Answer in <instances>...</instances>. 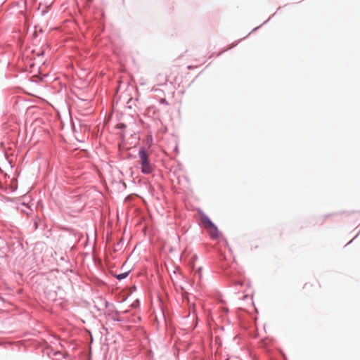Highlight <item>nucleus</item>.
<instances>
[{
  "instance_id": "nucleus-3",
  "label": "nucleus",
  "mask_w": 360,
  "mask_h": 360,
  "mask_svg": "<svg viewBox=\"0 0 360 360\" xmlns=\"http://www.w3.org/2000/svg\"><path fill=\"white\" fill-rule=\"evenodd\" d=\"M167 81H168L167 77L166 75H164L162 74H159L155 77V82H156L158 86L165 85L167 84Z\"/></svg>"
},
{
  "instance_id": "nucleus-6",
  "label": "nucleus",
  "mask_w": 360,
  "mask_h": 360,
  "mask_svg": "<svg viewBox=\"0 0 360 360\" xmlns=\"http://www.w3.org/2000/svg\"><path fill=\"white\" fill-rule=\"evenodd\" d=\"M128 274H129V272H124V273H122V274H120L115 275V277L118 280H122V279L125 278L128 276Z\"/></svg>"
},
{
  "instance_id": "nucleus-1",
  "label": "nucleus",
  "mask_w": 360,
  "mask_h": 360,
  "mask_svg": "<svg viewBox=\"0 0 360 360\" xmlns=\"http://www.w3.org/2000/svg\"><path fill=\"white\" fill-rule=\"evenodd\" d=\"M139 164L141 165V169L142 173L145 174H150L153 169L149 158L148 154L144 148H141L139 153Z\"/></svg>"
},
{
  "instance_id": "nucleus-2",
  "label": "nucleus",
  "mask_w": 360,
  "mask_h": 360,
  "mask_svg": "<svg viewBox=\"0 0 360 360\" xmlns=\"http://www.w3.org/2000/svg\"><path fill=\"white\" fill-rule=\"evenodd\" d=\"M319 288L320 284L316 280L308 281L303 286V288L309 293L316 292Z\"/></svg>"
},
{
  "instance_id": "nucleus-7",
  "label": "nucleus",
  "mask_w": 360,
  "mask_h": 360,
  "mask_svg": "<svg viewBox=\"0 0 360 360\" xmlns=\"http://www.w3.org/2000/svg\"><path fill=\"white\" fill-rule=\"evenodd\" d=\"M160 103H163V104H166V105L167 104V102L166 99H165V98H162L160 101Z\"/></svg>"
},
{
  "instance_id": "nucleus-4",
  "label": "nucleus",
  "mask_w": 360,
  "mask_h": 360,
  "mask_svg": "<svg viewBox=\"0 0 360 360\" xmlns=\"http://www.w3.org/2000/svg\"><path fill=\"white\" fill-rule=\"evenodd\" d=\"M202 223L207 229H212L216 226L207 217L202 218Z\"/></svg>"
},
{
  "instance_id": "nucleus-5",
  "label": "nucleus",
  "mask_w": 360,
  "mask_h": 360,
  "mask_svg": "<svg viewBox=\"0 0 360 360\" xmlns=\"http://www.w3.org/2000/svg\"><path fill=\"white\" fill-rule=\"evenodd\" d=\"M210 231V235L212 238H217L219 235V232L217 230V228L215 226L214 228H212V229H209Z\"/></svg>"
},
{
  "instance_id": "nucleus-8",
  "label": "nucleus",
  "mask_w": 360,
  "mask_h": 360,
  "mask_svg": "<svg viewBox=\"0 0 360 360\" xmlns=\"http://www.w3.org/2000/svg\"><path fill=\"white\" fill-rule=\"evenodd\" d=\"M25 210H26V208H24V210H23V209H22V212H25Z\"/></svg>"
},
{
  "instance_id": "nucleus-9",
  "label": "nucleus",
  "mask_w": 360,
  "mask_h": 360,
  "mask_svg": "<svg viewBox=\"0 0 360 360\" xmlns=\"http://www.w3.org/2000/svg\"><path fill=\"white\" fill-rule=\"evenodd\" d=\"M25 210H26V208H24V210H23V209H22V212H25Z\"/></svg>"
}]
</instances>
